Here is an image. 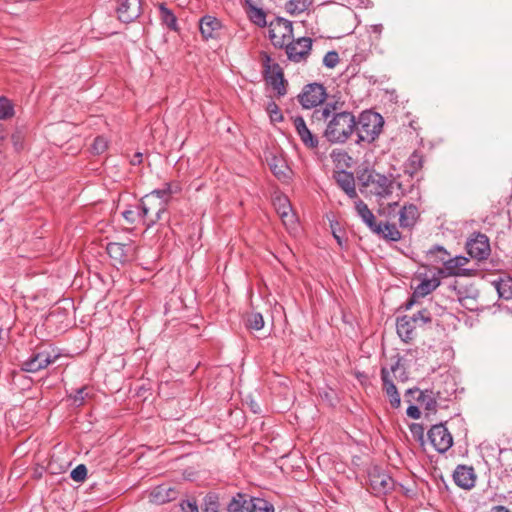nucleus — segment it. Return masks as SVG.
<instances>
[{"instance_id": "nucleus-14", "label": "nucleus", "mask_w": 512, "mask_h": 512, "mask_svg": "<svg viewBox=\"0 0 512 512\" xmlns=\"http://www.w3.org/2000/svg\"><path fill=\"white\" fill-rule=\"evenodd\" d=\"M369 483L376 494H385L392 490L394 486L393 479L386 472L377 469L369 473Z\"/></svg>"}, {"instance_id": "nucleus-32", "label": "nucleus", "mask_w": 512, "mask_h": 512, "mask_svg": "<svg viewBox=\"0 0 512 512\" xmlns=\"http://www.w3.org/2000/svg\"><path fill=\"white\" fill-rule=\"evenodd\" d=\"M14 114L15 111L12 102L5 97H0V119H11L14 116Z\"/></svg>"}, {"instance_id": "nucleus-13", "label": "nucleus", "mask_w": 512, "mask_h": 512, "mask_svg": "<svg viewBox=\"0 0 512 512\" xmlns=\"http://www.w3.org/2000/svg\"><path fill=\"white\" fill-rule=\"evenodd\" d=\"M469 255L478 260L486 259L490 254L489 239L484 234H477L466 244Z\"/></svg>"}, {"instance_id": "nucleus-27", "label": "nucleus", "mask_w": 512, "mask_h": 512, "mask_svg": "<svg viewBox=\"0 0 512 512\" xmlns=\"http://www.w3.org/2000/svg\"><path fill=\"white\" fill-rule=\"evenodd\" d=\"M440 285V281L438 278H430L424 279L420 282V284L415 288L413 296L414 297H424L434 291Z\"/></svg>"}, {"instance_id": "nucleus-1", "label": "nucleus", "mask_w": 512, "mask_h": 512, "mask_svg": "<svg viewBox=\"0 0 512 512\" xmlns=\"http://www.w3.org/2000/svg\"><path fill=\"white\" fill-rule=\"evenodd\" d=\"M363 185L378 198V213L385 217H395L398 200L403 196L401 183L373 172L363 177Z\"/></svg>"}, {"instance_id": "nucleus-44", "label": "nucleus", "mask_w": 512, "mask_h": 512, "mask_svg": "<svg viewBox=\"0 0 512 512\" xmlns=\"http://www.w3.org/2000/svg\"><path fill=\"white\" fill-rule=\"evenodd\" d=\"M11 140L16 150H21L23 148V136L20 132H15L12 135Z\"/></svg>"}, {"instance_id": "nucleus-48", "label": "nucleus", "mask_w": 512, "mask_h": 512, "mask_svg": "<svg viewBox=\"0 0 512 512\" xmlns=\"http://www.w3.org/2000/svg\"><path fill=\"white\" fill-rule=\"evenodd\" d=\"M492 512H511L504 506H496L492 509Z\"/></svg>"}, {"instance_id": "nucleus-10", "label": "nucleus", "mask_w": 512, "mask_h": 512, "mask_svg": "<svg viewBox=\"0 0 512 512\" xmlns=\"http://www.w3.org/2000/svg\"><path fill=\"white\" fill-rule=\"evenodd\" d=\"M428 437L433 447L441 453L446 452L453 443L451 434L442 424L434 425L429 430Z\"/></svg>"}, {"instance_id": "nucleus-25", "label": "nucleus", "mask_w": 512, "mask_h": 512, "mask_svg": "<svg viewBox=\"0 0 512 512\" xmlns=\"http://www.w3.org/2000/svg\"><path fill=\"white\" fill-rule=\"evenodd\" d=\"M246 502V512H274L273 504L263 498H246Z\"/></svg>"}, {"instance_id": "nucleus-42", "label": "nucleus", "mask_w": 512, "mask_h": 512, "mask_svg": "<svg viewBox=\"0 0 512 512\" xmlns=\"http://www.w3.org/2000/svg\"><path fill=\"white\" fill-rule=\"evenodd\" d=\"M88 396L87 388L82 387L76 391V394L73 396V403L76 406H80L84 403L86 397Z\"/></svg>"}, {"instance_id": "nucleus-37", "label": "nucleus", "mask_w": 512, "mask_h": 512, "mask_svg": "<svg viewBox=\"0 0 512 512\" xmlns=\"http://www.w3.org/2000/svg\"><path fill=\"white\" fill-rule=\"evenodd\" d=\"M247 325L250 329L261 330L264 326V319L260 313H251L247 319Z\"/></svg>"}, {"instance_id": "nucleus-23", "label": "nucleus", "mask_w": 512, "mask_h": 512, "mask_svg": "<svg viewBox=\"0 0 512 512\" xmlns=\"http://www.w3.org/2000/svg\"><path fill=\"white\" fill-rule=\"evenodd\" d=\"M132 248L130 245L122 243H109L107 245L108 255L119 263H123L130 258Z\"/></svg>"}, {"instance_id": "nucleus-36", "label": "nucleus", "mask_w": 512, "mask_h": 512, "mask_svg": "<svg viewBox=\"0 0 512 512\" xmlns=\"http://www.w3.org/2000/svg\"><path fill=\"white\" fill-rule=\"evenodd\" d=\"M269 165L276 177H278L279 179L287 177V167L281 159L273 158L272 162Z\"/></svg>"}, {"instance_id": "nucleus-22", "label": "nucleus", "mask_w": 512, "mask_h": 512, "mask_svg": "<svg viewBox=\"0 0 512 512\" xmlns=\"http://www.w3.org/2000/svg\"><path fill=\"white\" fill-rule=\"evenodd\" d=\"M335 179L337 184L350 198H357L355 180L352 173L346 171L338 172Z\"/></svg>"}, {"instance_id": "nucleus-3", "label": "nucleus", "mask_w": 512, "mask_h": 512, "mask_svg": "<svg viewBox=\"0 0 512 512\" xmlns=\"http://www.w3.org/2000/svg\"><path fill=\"white\" fill-rule=\"evenodd\" d=\"M180 191L178 184L167 183L162 189L154 190L141 200V211L145 224L150 227L161 219L165 212L170 195Z\"/></svg>"}, {"instance_id": "nucleus-4", "label": "nucleus", "mask_w": 512, "mask_h": 512, "mask_svg": "<svg viewBox=\"0 0 512 512\" xmlns=\"http://www.w3.org/2000/svg\"><path fill=\"white\" fill-rule=\"evenodd\" d=\"M384 124L383 117L372 111H364L361 113L356 128L358 137L361 141L372 142L382 131Z\"/></svg>"}, {"instance_id": "nucleus-8", "label": "nucleus", "mask_w": 512, "mask_h": 512, "mask_svg": "<svg viewBox=\"0 0 512 512\" xmlns=\"http://www.w3.org/2000/svg\"><path fill=\"white\" fill-rule=\"evenodd\" d=\"M270 62V58L266 57L264 63L266 80L279 96H283L286 88L282 70L278 64Z\"/></svg>"}, {"instance_id": "nucleus-47", "label": "nucleus", "mask_w": 512, "mask_h": 512, "mask_svg": "<svg viewBox=\"0 0 512 512\" xmlns=\"http://www.w3.org/2000/svg\"><path fill=\"white\" fill-rule=\"evenodd\" d=\"M132 164L133 165H136V164H140L142 162V154L141 153H137L134 158L132 159Z\"/></svg>"}, {"instance_id": "nucleus-49", "label": "nucleus", "mask_w": 512, "mask_h": 512, "mask_svg": "<svg viewBox=\"0 0 512 512\" xmlns=\"http://www.w3.org/2000/svg\"><path fill=\"white\" fill-rule=\"evenodd\" d=\"M162 491H164V489H163V488H161V487H159V488L156 490V492L154 493V496H155L156 498H158V497L160 496V494L162 493Z\"/></svg>"}, {"instance_id": "nucleus-26", "label": "nucleus", "mask_w": 512, "mask_h": 512, "mask_svg": "<svg viewBox=\"0 0 512 512\" xmlns=\"http://www.w3.org/2000/svg\"><path fill=\"white\" fill-rule=\"evenodd\" d=\"M247 5V15L249 19L256 25L263 27L266 25V15L264 11L258 7H256L252 0H246Z\"/></svg>"}, {"instance_id": "nucleus-40", "label": "nucleus", "mask_w": 512, "mask_h": 512, "mask_svg": "<svg viewBox=\"0 0 512 512\" xmlns=\"http://www.w3.org/2000/svg\"><path fill=\"white\" fill-rule=\"evenodd\" d=\"M108 146V142L104 137H97L92 145V151L94 154H102Z\"/></svg>"}, {"instance_id": "nucleus-6", "label": "nucleus", "mask_w": 512, "mask_h": 512, "mask_svg": "<svg viewBox=\"0 0 512 512\" xmlns=\"http://www.w3.org/2000/svg\"><path fill=\"white\" fill-rule=\"evenodd\" d=\"M269 37L274 46H287L293 37L291 21L280 17L271 21L269 24Z\"/></svg>"}, {"instance_id": "nucleus-43", "label": "nucleus", "mask_w": 512, "mask_h": 512, "mask_svg": "<svg viewBox=\"0 0 512 512\" xmlns=\"http://www.w3.org/2000/svg\"><path fill=\"white\" fill-rule=\"evenodd\" d=\"M412 317H418V324H426L431 321L430 313L427 310H421Z\"/></svg>"}, {"instance_id": "nucleus-16", "label": "nucleus", "mask_w": 512, "mask_h": 512, "mask_svg": "<svg viewBox=\"0 0 512 512\" xmlns=\"http://www.w3.org/2000/svg\"><path fill=\"white\" fill-rule=\"evenodd\" d=\"M141 13L140 0H119L117 14L120 21L129 23L135 20Z\"/></svg>"}, {"instance_id": "nucleus-9", "label": "nucleus", "mask_w": 512, "mask_h": 512, "mask_svg": "<svg viewBox=\"0 0 512 512\" xmlns=\"http://www.w3.org/2000/svg\"><path fill=\"white\" fill-rule=\"evenodd\" d=\"M325 89L321 84L313 83L307 85L299 95V101L304 108H312L325 100Z\"/></svg>"}, {"instance_id": "nucleus-51", "label": "nucleus", "mask_w": 512, "mask_h": 512, "mask_svg": "<svg viewBox=\"0 0 512 512\" xmlns=\"http://www.w3.org/2000/svg\"><path fill=\"white\" fill-rule=\"evenodd\" d=\"M334 236H335V238L337 239L338 243L341 245L342 243H341V239H340V237H338L337 235H334Z\"/></svg>"}, {"instance_id": "nucleus-18", "label": "nucleus", "mask_w": 512, "mask_h": 512, "mask_svg": "<svg viewBox=\"0 0 512 512\" xmlns=\"http://www.w3.org/2000/svg\"><path fill=\"white\" fill-rule=\"evenodd\" d=\"M457 486L463 489H471L475 485L476 476L472 467L458 466L453 474Z\"/></svg>"}, {"instance_id": "nucleus-20", "label": "nucleus", "mask_w": 512, "mask_h": 512, "mask_svg": "<svg viewBox=\"0 0 512 512\" xmlns=\"http://www.w3.org/2000/svg\"><path fill=\"white\" fill-rule=\"evenodd\" d=\"M294 126L296 131L303 142V144L308 148H315L318 145V139L311 133V131L307 128L306 123L303 118L297 117L294 120Z\"/></svg>"}, {"instance_id": "nucleus-53", "label": "nucleus", "mask_w": 512, "mask_h": 512, "mask_svg": "<svg viewBox=\"0 0 512 512\" xmlns=\"http://www.w3.org/2000/svg\"><path fill=\"white\" fill-rule=\"evenodd\" d=\"M427 408H428V409H432V407H431V403H428Z\"/></svg>"}, {"instance_id": "nucleus-38", "label": "nucleus", "mask_w": 512, "mask_h": 512, "mask_svg": "<svg viewBox=\"0 0 512 512\" xmlns=\"http://www.w3.org/2000/svg\"><path fill=\"white\" fill-rule=\"evenodd\" d=\"M87 475V469L85 465L80 464L71 472V478L76 482H82L85 480Z\"/></svg>"}, {"instance_id": "nucleus-30", "label": "nucleus", "mask_w": 512, "mask_h": 512, "mask_svg": "<svg viewBox=\"0 0 512 512\" xmlns=\"http://www.w3.org/2000/svg\"><path fill=\"white\" fill-rule=\"evenodd\" d=\"M373 232L382 235L385 239L392 241H398L401 238V234L394 224H380V230Z\"/></svg>"}, {"instance_id": "nucleus-15", "label": "nucleus", "mask_w": 512, "mask_h": 512, "mask_svg": "<svg viewBox=\"0 0 512 512\" xmlns=\"http://www.w3.org/2000/svg\"><path fill=\"white\" fill-rule=\"evenodd\" d=\"M223 25L219 19L211 15L203 16L199 21L200 33L204 40L218 39Z\"/></svg>"}, {"instance_id": "nucleus-2", "label": "nucleus", "mask_w": 512, "mask_h": 512, "mask_svg": "<svg viewBox=\"0 0 512 512\" xmlns=\"http://www.w3.org/2000/svg\"><path fill=\"white\" fill-rule=\"evenodd\" d=\"M335 107L325 106L314 112L318 120L327 121L324 135L332 143L345 142L356 128V120L350 112L335 113Z\"/></svg>"}, {"instance_id": "nucleus-33", "label": "nucleus", "mask_w": 512, "mask_h": 512, "mask_svg": "<svg viewBox=\"0 0 512 512\" xmlns=\"http://www.w3.org/2000/svg\"><path fill=\"white\" fill-rule=\"evenodd\" d=\"M122 216L128 224H134L139 219L143 218L141 207L130 206L122 211Z\"/></svg>"}, {"instance_id": "nucleus-39", "label": "nucleus", "mask_w": 512, "mask_h": 512, "mask_svg": "<svg viewBox=\"0 0 512 512\" xmlns=\"http://www.w3.org/2000/svg\"><path fill=\"white\" fill-rule=\"evenodd\" d=\"M267 112L273 122L282 121L283 117L278 108V106L274 102H270L267 106Z\"/></svg>"}, {"instance_id": "nucleus-29", "label": "nucleus", "mask_w": 512, "mask_h": 512, "mask_svg": "<svg viewBox=\"0 0 512 512\" xmlns=\"http://www.w3.org/2000/svg\"><path fill=\"white\" fill-rule=\"evenodd\" d=\"M160 18L162 23L167 26L170 30L177 31L178 24L177 18L174 13L168 9L164 4L159 5Z\"/></svg>"}, {"instance_id": "nucleus-17", "label": "nucleus", "mask_w": 512, "mask_h": 512, "mask_svg": "<svg viewBox=\"0 0 512 512\" xmlns=\"http://www.w3.org/2000/svg\"><path fill=\"white\" fill-rule=\"evenodd\" d=\"M395 370L394 367L391 368V371L383 368L381 371V378L383 382V389L386 395L389 397V401L392 407H399L401 403L400 395L397 391L396 386L392 382L391 373Z\"/></svg>"}, {"instance_id": "nucleus-52", "label": "nucleus", "mask_w": 512, "mask_h": 512, "mask_svg": "<svg viewBox=\"0 0 512 512\" xmlns=\"http://www.w3.org/2000/svg\"><path fill=\"white\" fill-rule=\"evenodd\" d=\"M167 499H168V497H162V498H160V499H158V500H159V501H161V502H164V501H166Z\"/></svg>"}, {"instance_id": "nucleus-21", "label": "nucleus", "mask_w": 512, "mask_h": 512, "mask_svg": "<svg viewBox=\"0 0 512 512\" xmlns=\"http://www.w3.org/2000/svg\"><path fill=\"white\" fill-rule=\"evenodd\" d=\"M355 209L358 216L362 219V221L373 231L380 230V224L376 223V219L372 211L368 208L367 204H365L362 200H357L355 202Z\"/></svg>"}, {"instance_id": "nucleus-11", "label": "nucleus", "mask_w": 512, "mask_h": 512, "mask_svg": "<svg viewBox=\"0 0 512 512\" xmlns=\"http://www.w3.org/2000/svg\"><path fill=\"white\" fill-rule=\"evenodd\" d=\"M57 358L58 356H52L48 351L34 353L22 363V370L35 373L46 368L49 364L54 363Z\"/></svg>"}, {"instance_id": "nucleus-50", "label": "nucleus", "mask_w": 512, "mask_h": 512, "mask_svg": "<svg viewBox=\"0 0 512 512\" xmlns=\"http://www.w3.org/2000/svg\"><path fill=\"white\" fill-rule=\"evenodd\" d=\"M206 512H217V510L214 507H212L210 509H207Z\"/></svg>"}, {"instance_id": "nucleus-41", "label": "nucleus", "mask_w": 512, "mask_h": 512, "mask_svg": "<svg viewBox=\"0 0 512 512\" xmlns=\"http://www.w3.org/2000/svg\"><path fill=\"white\" fill-rule=\"evenodd\" d=\"M339 62V56L338 53L335 51L328 52L324 58L323 63L328 68H334Z\"/></svg>"}, {"instance_id": "nucleus-34", "label": "nucleus", "mask_w": 512, "mask_h": 512, "mask_svg": "<svg viewBox=\"0 0 512 512\" xmlns=\"http://www.w3.org/2000/svg\"><path fill=\"white\" fill-rule=\"evenodd\" d=\"M246 496L242 494H238L237 497H234L232 501L229 503L227 511L228 512H246Z\"/></svg>"}, {"instance_id": "nucleus-7", "label": "nucleus", "mask_w": 512, "mask_h": 512, "mask_svg": "<svg viewBox=\"0 0 512 512\" xmlns=\"http://www.w3.org/2000/svg\"><path fill=\"white\" fill-rule=\"evenodd\" d=\"M273 205L286 228L290 232L296 231L297 217L292 211L289 199L285 195H276L273 199Z\"/></svg>"}, {"instance_id": "nucleus-24", "label": "nucleus", "mask_w": 512, "mask_h": 512, "mask_svg": "<svg viewBox=\"0 0 512 512\" xmlns=\"http://www.w3.org/2000/svg\"><path fill=\"white\" fill-rule=\"evenodd\" d=\"M399 216V223L401 227H411L418 219V208L413 204L405 205L399 211Z\"/></svg>"}, {"instance_id": "nucleus-28", "label": "nucleus", "mask_w": 512, "mask_h": 512, "mask_svg": "<svg viewBox=\"0 0 512 512\" xmlns=\"http://www.w3.org/2000/svg\"><path fill=\"white\" fill-rule=\"evenodd\" d=\"M499 297L504 299L512 298V278L504 277L493 282Z\"/></svg>"}, {"instance_id": "nucleus-19", "label": "nucleus", "mask_w": 512, "mask_h": 512, "mask_svg": "<svg viewBox=\"0 0 512 512\" xmlns=\"http://www.w3.org/2000/svg\"><path fill=\"white\" fill-rule=\"evenodd\" d=\"M418 323V317L403 316L397 320V333L407 342L413 338L414 330Z\"/></svg>"}, {"instance_id": "nucleus-35", "label": "nucleus", "mask_w": 512, "mask_h": 512, "mask_svg": "<svg viewBox=\"0 0 512 512\" xmlns=\"http://www.w3.org/2000/svg\"><path fill=\"white\" fill-rule=\"evenodd\" d=\"M307 5V0H290L287 2L285 9L290 14H299L306 10Z\"/></svg>"}, {"instance_id": "nucleus-5", "label": "nucleus", "mask_w": 512, "mask_h": 512, "mask_svg": "<svg viewBox=\"0 0 512 512\" xmlns=\"http://www.w3.org/2000/svg\"><path fill=\"white\" fill-rule=\"evenodd\" d=\"M431 253L439 254V260L443 263V268L439 270V274L441 276L450 277L470 275V270L464 268V266L469 262L468 258L464 256L448 258L447 251L442 247H436L434 250H431Z\"/></svg>"}, {"instance_id": "nucleus-31", "label": "nucleus", "mask_w": 512, "mask_h": 512, "mask_svg": "<svg viewBox=\"0 0 512 512\" xmlns=\"http://www.w3.org/2000/svg\"><path fill=\"white\" fill-rule=\"evenodd\" d=\"M477 297L478 291L474 290L470 295H463L462 293H459L458 299L464 308L470 311H475L478 309Z\"/></svg>"}, {"instance_id": "nucleus-12", "label": "nucleus", "mask_w": 512, "mask_h": 512, "mask_svg": "<svg viewBox=\"0 0 512 512\" xmlns=\"http://www.w3.org/2000/svg\"><path fill=\"white\" fill-rule=\"evenodd\" d=\"M312 41L310 38L302 37L292 41L286 46V53L290 60L300 62L307 58L310 53Z\"/></svg>"}, {"instance_id": "nucleus-46", "label": "nucleus", "mask_w": 512, "mask_h": 512, "mask_svg": "<svg viewBox=\"0 0 512 512\" xmlns=\"http://www.w3.org/2000/svg\"><path fill=\"white\" fill-rule=\"evenodd\" d=\"M407 415L413 419H419L420 418V410L418 409V407L414 406V405H411L407 408Z\"/></svg>"}, {"instance_id": "nucleus-45", "label": "nucleus", "mask_w": 512, "mask_h": 512, "mask_svg": "<svg viewBox=\"0 0 512 512\" xmlns=\"http://www.w3.org/2000/svg\"><path fill=\"white\" fill-rule=\"evenodd\" d=\"M181 508L183 512H199L196 503L192 501L183 502Z\"/></svg>"}]
</instances>
